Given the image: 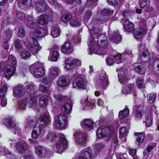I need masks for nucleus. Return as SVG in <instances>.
<instances>
[{
  "label": "nucleus",
  "mask_w": 159,
  "mask_h": 159,
  "mask_svg": "<svg viewBox=\"0 0 159 159\" xmlns=\"http://www.w3.org/2000/svg\"><path fill=\"white\" fill-rule=\"evenodd\" d=\"M97 43L98 46L100 48L103 49L106 48L108 45L107 37L104 34H100L97 37ZM101 48L99 49L101 50Z\"/></svg>",
  "instance_id": "7"
},
{
  "label": "nucleus",
  "mask_w": 159,
  "mask_h": 159,
  "mask_svg": "<svg viewBox=\"0 0 159 159\" xmlns=\"http://www.w3.org/2000/svg\"><path fill=\"white\" fill-rule=\"evenodd\" d=\"M126 76V74L124 71H120L118 73V76L119 80H125Z\"/></svg>",
  "instance_id": "55"
},
{
  "label": "nucleus",
  "mask_w": 159,
  "mask_h": 159,
  "mask_svg": "<svg viewBox=\"0 0 159 159\" xmlns=\"http://www.w3.org/2000/svg\"><path fill=\"white\" fill-rule=\"evenodd\" d=\"M91 154L84 150H82L78 159H88L90 158Z\"/></svg>",
  "instance_id": "32"
},
{
  "label": "nucleus",
  "mask_w": 159,
  "mask_h": 159,
  "mask_svg": "<svg viewBox=\"0 0 159 159\" xmlns=\"http://www.w3.org/2000/svg\"><path fill=\"white\" fill-rule=\"evenodd\" d=\"M37 90L36 86L33 84L28 85L26 88V91L30 94H32L36 91Z\"/></svg>",
  "instance_id": "33"
},
{
  "label": "nucleus",
  "mask_w": 159,
  "mask_h": 159,
  "mask_svg": "<svg viewBox=\"0 0 159 159\" xmlns=\"http://www.w3.org/2000/svg\"><path fill=\"white\" fill-rule=\"evenodd\" d=\"M61 51L63 53L66 54L72 52L73 50L70 43L67 42L62 46Z\"/></svg>",
  "instance_id": "23"
},
{
  "label": "nucleus",
  "mask_w": 159,
  "mask_h": 159,
  "mask_svg": "<svg viewBox=\"0 0 159 159\" xmlns=\"http://www.w3.org/2000/svg\"><path fill=\"white\" fill-rule=\"evenodd\" d=\"M8 62L9 65L8 66L16 68L17 62L16 58L14 56L11 55L9 56Z\"/></svg>",
  "instance_id": "30"
},
{
  "label": "nucleus",
  "mask_w": 159,
  "mask_h": 159,
  "mask_svg": "<svg viewBox=\"0 0 159 159\" xmlns=\"http://www.w3.org/2000/svg\"><path fill=\"white\" fill-rule=\"evenodd\" d=\"M56 98L59 101H65L67 98L66 96H63L61 95H58L56 96Z\"/></svg>",
  "instance_id": "61"
},
{
  "label": "nucleus",
  "mask_w": 159,
  "mask_h": 159,
  "mask_svg": "<svg viewBox=\"0 0 159 159\" xmlns=\"http://www.w3.org/2000/svg\"><path fill=\"white\" fill-rule=\"evenodd\" d=\"M137 87L139 89H143L145 87V83L143 80L138 79L136 82Z\"/></svg>",
  "instance_id": "44"
},
{
  "label": "nucleus",
  "mask_w": 159,
  "mask_h": 159,
  "mask_svg": "<svg viewBox=\"0 0 159 159\" xmlns=\"http://www.w3.org/2000/svg\"><path fill=\"white\" fill-rule=\"evenodd\" d=\"M112 40H113L114 43H117L120 41L121 39V37L118 33L114 35V38H111Z\"/></svg>",
  "instance_id": "51"
},
{
  "label": "nucleus",
  "mask_w": 159,
  "mask_h": 159,
  "mask_svg": "<svg viewBox=\"0 0 159 159\" xmlns=\"http://www.w3.org/2000/svg\"><path fill=\"white\" fill-rule=\"evenodd\" d=\"M50 98L47 96L41 97L39 100V104L41 107H45L48 104Z\"/></svg>",
  "instance_id": "27"
},
{
  "label": "nucleus",
  "mask_w": 159,
  "mask_h": 159,
  "mask_svg": "<svg viewBox=\"0 0 159 159\" xmlns=\"http://www.w3.org/2000/svg\"><path fill=\"white\" fill-rule=\"evenodd\" d=\"M70 24L72 26H79L81 24L79 20L75 18H72L70 21Z\"/></svg>",
  "instance_id": "41"
},
{
  "label": "nucleus",
  "mask_w": 159,
  "mask_h": 159,
  "mask_svg": "<svg viewBox=\"0 0 159 159\" xmlns=\"http://www.w3.org/2000/svg\"><path fill=\"white\" fill-rule=\"evenodd\" d=\"M28 25L31 28H35L34 34L36 36L40 37L45 35L46 33V30L37 26V24L33 22V21H29L28 23Z\"/></svg>",
  "instance_id": "4"
},
{
  "label": "nucleus",
  "mask_w": 159,
  "mask_h": 159,
  "mask_svg": "<svg viewBox=\"0 0 159 159\" xmlns=\"http://www.w3.org/2000/svg\"><path fill=\"white\" fill-rule=\"evenodd\" d=\"M82 122L89 129H91L93 127V122L92 120L86 119L84 120Z\"/></svg>",
  "instance_id": "39"
},
{
  "label": "nucleus",
  "mask_w": 159,
  "mask_h": 159,
  "mask_svg": "<svg viewBox=\"0 0 159 159\" xmlns=\"http://www.w3.org/2000/svg\"><path fill=\"white\" fill-rule=\"evenodd\" d=\"M134 66L136 71L140 74H143L146 71L145 67L139 63H134Z\"/></svg>",
  "instance_id": "18"
},
{
  "label": "nucleus",
  "mask_w": 159,
  "mask_h": 159,
  "mask_svg": "<svg viewBox=\"0 0 159 159\" xmlns=\"http://www.w3.org/2000/svg\"><path fill=\"white\" fill-rule=\"evenodd\" d=\"M87 83V81L86 79L80 77L76 78L73 81V86L75 88L85 89Z\"/></svg>",
  "instance_id": "5"
},
{
  "label": "nucleus",
  "mask_w": 159,
  "mask_h": 159,
  "mask_svg": "<svg viewBox=\"0 0 159 159\" xmlns=\"http://www.w3.org/2000/svg\"><path fill=\"white\" fill-rule=\"evenodd\" d=\"M99 83L100 84L99 87V89H105L108 85V80L106 76V73L104 71L100 74Z\"/></svg>",
  "instance_id": "9"
},
{
  "label": "nucleus",
  "mask_w": 159,
  "mask_h": 159,
  "mask_svg": "<svg viewBox=\"0 0 159 159\" xmlns=\"http://www.w3.org/2000/svg\"><path fill=\"white\" fill-rule=\"evenodd\" d=\"M13 95L17 98H21L23 94V90L21 86L18 85L14 90Z\"/></svg>",
  "instance_id": "24"
},
{
  "label": "nucleus",
  "mask_w": 159,
  "mask_h": 159,
  "mask_svg": "<svg viewBox=\"0 0 159 159\" xmlns=\"http://www.w3.org/2000/svg\"><path fill=\"white\" fill-rule=\"evenodd\" d=\"M72 108V105L71 103H66L64 104L61 107L62 111L65 114L70 113Z\"/></svg>",
  "instance_id": "25"
},
{
  "label": "nucleus",
  "mask_w": 159,
  "mask_h": 159,
  "mask_svg": "<svg viewBox=\"0 0 159 159\" xmlns=\"http://www.w3.org/2000/svg\"><path fill=\"white\" fill-rule=\"evenodd\" d=\"M30 53L28 52H24L22 53H21V57L23 59H26L30 56Z\"/></svg>",
  "instance_id": "56"
},
{
  "label": "nucleus",
  "mask_w": 159,
  "mask_h": 159,
  "mask_svg": "<svg viewBox=\"0 0 159 159\" xmlns=\"http://www.w3.org/2000/svg\"><path fill=\"white\" fill-rule=\"evenodd\" d=\"M59 49V47L57 46H54L52 48L50 49V51L52 52V55L51 58L52 61H56L57 60L59 56L58 52Z\"/></svg>",
  "instance_id": "15"
},
{
  "label": "nucleus",
  "mask_w": 159,
  "mask_h": 159,
  "mask_svg": "<svg viewBox=\"0 0 159 159\" xmlns=\"http://www.w3.org/2000/svg\"><path fill=\"white\" fill-rule=\"evenodd\" d=\"M7 90V85L4 84L2 86L0 89V97L5 96Z\"/></svg>",
  "instance_id": "40"
},
{
  "label": "nucleus",
  "mask_w": 159,
  "mask_h": 159,
  "mask_svg": "<svg viewBox=\"0 0 159 159\" xmlns=\"http://www.w3.org/2000/svg\"><path fill=\"white\" fill-rule=\"evenodd\" d=\"M134 134L136 136V141L138 145H139L143 142L145 138V134L141 133H136Z\"/></svg>",
  "instance_id": "29"
},
{
  "label": "nucleus",
  "mask_w": 159,
  "mask_h": 159,
  "mask_svg": "<svg viewBox=\"0 0 159 159\" xmlns=\"http://www.w3.org/2000/svg\"><path fill=\"white\" fill-rule=\"evenodd\" d=\"M36 152L39 156H42L44 154V156L47 157V155L49 154L48 152L47 151L46 149L40 146H37L35 147Z\"/></svg>",
  "instance_id": "20"
},
{
  "label": "nucleus",
  "mask_w": 159,
  "mask_h": 159,
  "mask_svg": "<svg viewBox=\"0 0 159 159\" xmlns=\"http://www.w3.org/2000/svg\"><path fill=\"white\" fill-rule=\"evenodd\" d=\"M0 105L2 107H5L7 104V99L5 96L0 97Z\"/></svg>",
  "instance_id": "53"
},
{
  "label": "nucleus",
  "mask_w": 159,
  "mask_h": 159,
  "mask_svg": "<svg viewBox=\"0 0 159 159\" xmlns=\"http://www.w3.org/2000/svg\"><path fill=\"white\" fill-rule=\"evenodd\" d=\"M150 57L149 52L146 50H145L140 55V60L143 62H147L150 60Z\"/></svg>",
  "instance_id": "22"
},
{
  "label": "nucleus",
  "mask_w": 159,
  "mask_h": 159,
  "mask_svg": "<svg viewBox=\"0 0 159 159\" xmlns=\"http://www.w3.org/2000/svg\"><path fill=\"white\" fill-rule=\"evenodd\" d=\"M127 132L126 129L125 127H121L119 130L120 134L122 136H124Z\"/></svg>",
  "instance_id": "60"
},
{
  "label": "nucleus",
  "mask_w": 159,
  "mask_h": 159,
  "mask_svg": "<svg viewBox=\"0 0 159 159\" xmlns=\"http://www.w3.org/2000/svg\"><path fill=\"white\" fill-rule=\"evenodd\" d=\"M61 32L58 27H54L52 28L51 35L54 38H56L60 35Z\"/></svg>",
  "instance_id": "37"
},
{
  "label": "nucleus",
  "mask_w": 159,
  "mask_h": 159,
  "mask_svg": "<svg viewBox=\"0 0 159 159\" xmlns=\"http://www.w3.org/2000/svg\"><path fill=\"white\" fill-rule=\"evenodd\" d=\"M72 18V16L70 14H65L63 15L61 18V20L64 22L68 21Z\"/></svg>",
  "instance_id": "49"
},
{
  "label": "nucleus",
  "mask_w": 159,
  "mask_h": 159,
  "mask_svg": "<svg viewBox=\"0 0 159 159\" xmlns=\"http://www.w3.org/2000/svg\"><path fill=\"white\" fill-rule=\"evenodd\" d=\"M4 123L5 124L7 127L10 128H14L15 131H14V134H19L20 133V130L19 129L16 125V123L15 122L12 121V120L10 119H6Z\"/></svg>",
  "instance_id": "10"
},
{
  "label": "nucleus",
  "mask_w": 159,
  "mask_h": 159,
  "mask_svg": "<svg viewBox=\"0 0 159 159\" xmlns=\"http://www.w3.org/2000/svg\"><path fill=\"white\" fill-rule=\"evenodd\" d=\"M42 129L39 126L35 127L32 132V137L34 139H36L41 135Z\"/></svg>",
  "instance_id": "21"
},
{
  "label": "nucleus",
  "mask_w": 159,
  "mask_h": 159,
  "mask_svg": "<svg viewBox=\"0 0 159 159\" xmlns=\"http://www.w3.org/2000/svg\"><path fill=\"white\" fill-rule=\"evenodd\" d=\"M44 72V70L42 67H36L34 70L33 75L34 76L39 78L42 76Z\"/></svg>",
  "instance_id": "19"
},
{
  "label": "nucleus",
  "mask_w": 159,
  "mask_h": 159,
  "mask_svg": "<svg viewBox=\"0 0 159 159\" xmlns=\"http://www.w3.org/2000/svg\"><path fill=\"white\" fill-rule=\"evenodd\" d=\"M58 75V69L55 66L51 67L48 71L49 77L52 79H54Z\"/></svg>",
  "instance_id": "13"
},
{
  "label": "nucleus",
  "mask_w": 159,
  "mask_h": 159,
  "mask_svg": "<svg viewBox=\"0 0 159 159\" xmlns=\"http://www.w3.org/2000/svg\"><path fill=\"white\" fill-rule=\"evenodd\" d=\"M143 28H139L136 29L134 32V37L136 38H140L146 33V29L144 28L145 26L146 22L145 21L143 22Z\"/></svg>",
  "instance_id": "8"
},
{
  "label": "nucleus",
  "mask_w": 159,
  "mask_h": 159,
  "mask_svg": "<svg viewBox=\"0 0 159 159\" xmlns=\"http://www.w3.org/2000/svg\"><path fill=\"white\" fill-rule=\"evenodd\" d=\"M150 2L149 1H143L140 3V6L141 8H143L145 12L149 11L150 7Z\"/></svg>",
  "instance_id": "34"
},
{
  "label": "nucleus",
  "mask_w": 159,
  "mask_h": 159,
  "mask_svg": "<svg viewBox=\"0 0 159 159\" xmlns=\"http://www.w3.org/2000/svg\"><path fill=\"white\" fill-rule=\"evenodd\" d=\"M49 118L48 115H41L38 120V123L41 125H47L49 121Z\"/></svg>",
  "instance_id": "17"
},
{
  "label": "nucleus",
  "mask_w": 159,
  "mask_h": 159,
  "mask_svg": "<svg viewBox=\"0 0 159 159\" xmlns=\"http://www.w3.org/2000/svg\"><path fill=\"white\" fill-rule=\"evenodd\" d=\"M55 123L56 127L60 129H65L67 125V116L62 113L55 117Z\"/></svg>",
  "instance_id": "3"
},
{
  "label": "nucleus",
  "mask_w": 159,
  "mask_h": 159,
  "mask_svg": "<svg viewBox=\"0 0 159 159\" xmlns=\"http://www.w3.org/2000/svg\"><path fill=\"white\" fill-rule=\"evenodd\" d=\"M48 20L46 19L44 16H41L38 17V23L39 24L41 25H44L46 24Z\"/></svg>",
  "instance_id": "42"
},
{
  "label": "nucleus",
  "mask_w": 159,
  "mask_h": 159,
  "mask_svg": "<svg viewBox=\"0 0 159 159\" xmlns=\"http://www.w3.org/2000/svg\"><path fill=\"white\" fill-rule=\"evenodd\" d=\"M11 31L6 32L4 36L5 40L4 41L3 48L4 49L7 50L9 48V45L8 42L9 41L10 38L11 37Z\"/></svg>",
  "instance_id": "28"
},
{
  "label": "nucleus",
  "mask_w": 159,
  "mask_h": 159,
  "mask_svg": "<svg viewBox=\"0 0 159 159\" xmlns=\"http://www.w3.org/2000/svg\"><path fill=\"white\" fill-rule=\"evenodd\" d=\"M113 12V11L109 9H104L101 11V13L103 15H110Z\"/></svg>",
  "instance_id": "50"
},
{
  "label": "nucleus",
  "mask_w": 159,
  "mask_h": 159,
  "mask_svg": "<svg viewBox=\"0 0 159 159\" xmlns=\"http://www.w3.org/2000/svg\"><path fill=\"white\" fill-rule=\"evenodd\" d=\"M116 60V62L117 64H118L120 63L121 62V56L120 54H118L116 55L115 58H114V59Z\"/></svg>",
  "instance_id": "64"
},
{
  "label": "nucleus",
  "mask_w": 159,
  "mask_h": 159,
  "mask_svg": "<svg viewBox=\"0 0 159 159\" xmlns=\"http://www.w3.org/2000/svg\"><path fill=\"white\" fill-rule=\"evenodd\" d=\"M57 84L61 87H66L68 86L69 84L65 77H61L58 79L57 82Z\"/></svg>",
  "instance_id": "31"
},
{
  "label": "nucleus",
  "mask_w": 159,
  "mask_h": 159,
  "mask_svg": "<svg viewBox=\"0 0 159 159\" xmlns=\"http://www.w3.org/2000/svg\"><path fill=\"white\" fill-rule=\"evenodd\" d=\"M26 16L25 14L22 12H18L17 14V17L19 19L23 20L25 19Z\"/></svg>",
  "instance_id": "57"
},
{
  "label": "nucleus",
  "mask_w": 159,
  "mask_h": 159,
  "mask_svg": "<svg viewBox=\"0 0 159 159\" xmlns=\"http://www.w3.org/2000/svg\"><path fill=\"white\" fill-rule=\"evenodd\" d=\"M16 147L18 151L20 152H23L26 150L27 145L25 142L22 141L17 143L16 144Z\"/></svg>",
  "instance_id": "16"
},
{
  "label": "nucleus",
  "mask_w": 159,
  "mask_h": 159,
  "mask_svg": "<svg viewBox=\"0 0 159 159\" xmlns=\"http://www.w3.org/2000/svg\"><path fill=\"white\" fill-rule=\"evenodd\" d=\"M41 48V47L39 46L37 40L33 39V43L30 45L28 49L32 53H37Z\"/></svg>",
  "instance_id": "11"
},
{
  "label": "nucleus",
  "mask_w": 159,
  "mask_h": 159,
  "mask_svg": "<svg viewBox=\"0 0 159 159\" xmlns=\"http://www.w3.org/2000/svg\"><path fill=\"white\" fill-rule=\"evenodd\" d=\"M36 122V120H33L30 118H29L27 120V123L28 126H32L35 125Z\"/></svg>",
  "instance_id": "59"
},
{
  "label": "nucleus",
  "mask_w": 159,
  "mask_h": 159,
  "mask_svg": "<svg viewBox=\"0 0 159 159\" xmlns=\"http://www.w3.org/2000/svg\"><path fill=\"white\" fill-rule=\"evenodd\" d=\"M30 105L32 107H35L37 104V98L35 97L31 98L29 102Z\"/></svg>",
  "instance_id": "48"
},
{
  "label": "nucleus",
  "mask_w": 159,
  "mask_h": 159,
  "mask_svg": "<svg viewBox=\"0 0 159 159\" xmlns=\"http://www.w3.org/2000/svg\"><path fill=\"white\" fill-rule=\"evenodd\" d=\"M152 121L151 120V117H148L146 120V126L149 127L152 124Z\"/></svg>",
  "instance_id": "63"
},
{
  "label": "nucleus",
  "mask_w": 159,
  "mask_h": 159,
  "mask_svg": "<svg viewBox=\"0 0 159 159\" xmlns=\"http://www.w3.org/2000/svg\"><path fill=\"white\" fill-rule=\"evenodd\" d=\"M27 104V99L26 98H23L20 100L18 102V104L19 107L23 110H25Z\"/></svg>",
  "instance_id": "36"
},
{
  "label": "nucleus",
  "mask_w": 159,
  "mask_h": 159,
  "mask_svg": "<svg viewBox=\"0 0 159 159\" xmlns=\"http://www.w3.org/2000/svg\"><path fill=\"white\" fill-rule=\"evenodd\" d=\"M123 25L125 30L128 32H131L134 28V25L133 23L128 20H125L124 22Z\"/></svg>",
  "instance_id": "26"
},
{
  "label": "nucleus",
  "mask_w": 159,
  "mask_h": 159,
  "mask_svg": "<svg viewBox=\"0 0 159 159\" xmlns=\"http://www.w3.org/2000/svg\"><path fill=\"white\" fill-rule=\"evenodd\" d=\"M148 101L150 103L153 102L155 100V96L152 94H150L148 95Z\"/></svg>",
  "instance_id": "52"
},
{
  "label": "nucleus",
  "mask_w": 159,
  "mask_h": 159,
  "mask_svg": "<svg viewBox=\"0 0 159 159\" xmlns=\"http://www.w3.org/2000/svg\"><path fill=\"white\" fill-rule=\"evenodd\" d=\"M98 137L101 139L103 137L110 138L112 136L116 135L113 128L111 126L98 129Z\"/></svg>",
  "instance_id": "2"
},
{
  "label": "nucleus",
  "mask_w": 159,
  "mask_h": 159,
  "mask_svg": "<svg viewBox=\"0 0 159 159\" xmlns=\"http://www.w3.org/2000/svg\"><path fill=\"white\" fill-rule=\"evenodd\" d=\"M114 62V57H109L106 60L107 63L109 66L112 65Z\"/></svg>",
  "instance_id": "54"
},
{
  "label": "nucleus",
  "mask_w": 159,
  "mask_h": 159,
  "mask_svg": "<svg viewBox=\"0 0 159 159\" xmlns=\"http://www.w3.org/2000/svg\"><path fill=\"white\" fill-rule=\"evenodd\" d=\"M137 117H139L140 119L142 116V113L143 111V107L141 106L138 107L136 110Z\"/></svg>",
  "instance_id": "45"
},
{
  "label": "nucleus",
  "mask_w": 159,
  "mask_h": 159,
  "mask_svg": "<svg viewBox=\"0 0 159 159\" xmlns=\"http://www.w3.org/2000/svg\"><path fill=\"white\" fill-rule=\"evenodd\" d=\"M91 39H90L88 43V45L89 47V54H91L94 51H95V53L98 55H104V53L100 52L98 51V52H96L95 51L96 50L95 47L97 43L96 42H94V40L91 38Z\"/></svg>",
  "instance_id": "12"
},
{
  "label": "nucleus",
  "mask_w": 159,
  "mask_h": 159,
  "mask_svg": "<svg viewBox=\"0 0 159 159\" xmlns=\"http://www.w3.org/2000/svg\"><path fill=\"white\" fill-rule=\"evenodd\" d=\"M129 113V110L128 109L125 108L124 110L120 111L119 113V116L120 119L123 118Z\"/></svg>",
  "instance_id": "43"
},
{
  "label": "nucleus",
  "mask_w": 159,
  "mask_h": 159,
  "mask_svg": "<svg viewBox=\"0 0 159 159\" xmlns=\"http://www.w3.org/2000/svg\"><path fill=\"white\" fill-rule=\"evenodd\" d=\"M47 139L52 142H56L55 150L59 153H62L68 148L67 141L63 134H60L57 136L54 134H49Z\"/></svg>",
  "instance_id": "1"
},
{
  "label": "nucleus",
  "mask_w": 159,
  "mask_h": 159,
  "mask_svg": "<svg viewBox=\"0 0 159 159\" xmlns=\"http://www.w3.org/2000/svg\"><path fill=\"white\" fill-rule=\"evenodd\" d=\"M85 102L86 104L88 106H91V108L94 106L95 103V101L94 99H92L90 98H88L85 100Z\"/></svg>",
  "instance_id": "46"
},
{
  "label": "nucleus",
  "mask_w": 159,
  "mask_h": 159,
  "mask_svg": "<svg viewBox=\"0 0 159 159\" xmlns=\"http://www.w3.org/2000/svg\"><path fill=\"white\" fill-rule=\"evenodd\" d=\"M72 40L76 43H80V39L77 35L74 36Z\"/></svg>",
  "instance_id": "62"
},
{
  "label": "nucleus",
  "mask_w": 159,
  "mask_h": 159,
  "mask_svg": "<svg viewBox=\"0 0 159 159\" xmlns=\"http://www.w3.org/2000/svg\"><path fill=\"white\" fill-rule=\"evenodd\" d=\"M105 146L104 144L101 143L96 144L95 145L94 151L95 152L94 154L98 153L102 149L104 148Z\"/></svg>",
  "instance_id": "38"
},
{
  "label": "nucleus",
  "mask_w": 159,
  "mask_h": 159,
  "mask_svg": "<svg viewBox=\"0 0 159 159\" xmlns=\"http://www.w3.org/2000/svg\"><path fill=\"white\" fill-rule=\"evenodd\" d=\"M31 2H32L31 1H28L27 0H22L20 2L23 5L28 6L30 7L33 6Z\"/></svg>",
  "instance_id": "58"
},
{
  "label": "nucleus",
  "mask_w": 159,
  "mask_h": 159,
  "mask_svg": "<svg viewBox=\"0 0 159 159\" xmlns=\"http://www.w3.org/2000/svg\"><path fill=\"white\" fill-rule=\"evenodd\" d=\"M133 84H129L125 86L122 90V93L125 94H129L130 93L133 88Z\"/></svg>",
  "instance_id": "35"
},
{
  "label": "nucleus",
  "mask_w": 159,
  "mask_h": 159,
  "mask_svg": "<svg viewBox=\"0 0 159 159\" xmlns=\"http://www.w3.org/2000/svg\"><path fill=\"white\" fill-rule=\"evenodd\" d=\"M16 68L8 66L6 68L5 72V76L6 78L9 80L14 74Z\"/></svg>",
  "instance_id": "14"
},
{
  "label": "nucleus",
  "mask_w": 159,
  "mask_h": 159,
  "mask_svg": "<svg viewBox=\"0 0 159 159\" xmlns=\"http://www.w3.org/2000/svg\"><path fill=\"white\" fill-rule=\"evenodd\" d=\"M99 30L97 27H93L92 28L91 30V33L94 38H97L98 37V34L99 33Z\"/></svg>",
  "instance_id": "47"
},
{
  "label": "nucleus",
  "mask_w": 159,
  "mask_h": 159,
  "mask_svg": "<svg viewBox=\"0 0 159 159\" xmlns=\"http://www.w3.org/2000/svg\"><path fill=\"white\" fill-rule=\"evenodd\" d=\"M65 66L68 70H71L75 67L81 66V61L78 59L73 60L68 58L66 60L65 62Z\"/></svg>",
  "instance_id": "6"
}]
</instances>
